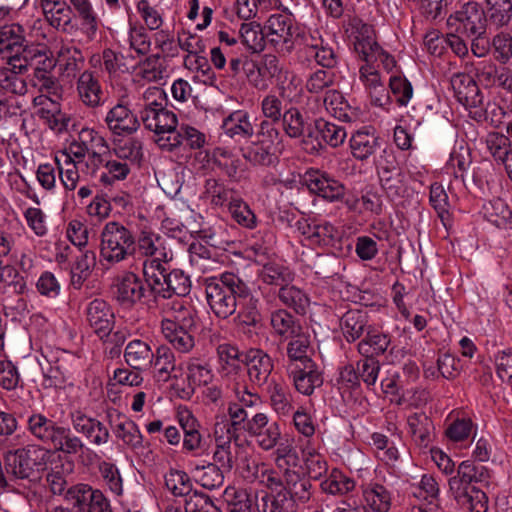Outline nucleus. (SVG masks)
<instances>
[{"mask_svg": "<svg viewBox=\"0 0 512 512\" xmlns=\"http://www.w3.org/2000/svg\"><path fill=\"white\" fill-rule=\"evenodd\" d=\"M278 123L262 120L256 133L257 142L276 150L282 141L281 133L276 127Z\"/></svg>", "mask_w": 512, "mask_h": 512, "instance_id": "nucleus-62", "label": "nucleus"}, {"mask_svg": "<svg viewBox=\"0 0 512 512\" xmlns=\"http://www.w3.org/2000/svg\"><path fill=\"white\" fill-rule=\"evenodd\" d=\"M227 412L229 416V419H227L229 426L228 434H230V438H234L236 445H239L238 441H240L242 433L247 431L249 420L247 411L242 405L233 402L229 404Z\"/></svg>", "mask_w": 512, "mask_h": 512, "instance_id": "nucleus-49", "label": "nucleus"}, {"mask_svg": "<svg viewBox=\"0 0 512 512\" xmlns=\"http://www.w3.org/2000/svg\"><path fill=\"white\" fill-rule=\"evenodd\" d=\"M291 374L295 389L304 395H311L315 388L323 384L322 374L317 370L316 364L304 365Z\"/></svg>", "mask_w": 512, "mask_h": 512, "instance_id": "nucleus-35", "label": "nucleus"}, {"mask_svg": "<svg viewBox=\"0 0 512 512\" xmlns=\"http://www.w3.org/2000/svg\"><path fill=\"white\" fill-rule=\"evenodd\" d=\"M24 29L19 24L4 25L0 28V53H27Z\"/></svg>", "mask_w": 512, "mask_h": 512, "instance_id": "nucleus-31", "label": "nucleus"}, {"mask_svg": "<svg viewBox=\"0 0 512 512\" xmlns=\"http://www.w3.org/2000/svg\"><path fill=\"white\" fill-rule=\"evenodd\" d=\"M242 151L243 158L253 166L269 167L278 162L276 150L258 142H253Z\"/></svg>", "mask_w": 512, "mask_h": 512, "instance_id": "nucleus-44", "label": "nucleus"}, {"mask_svg": "<svg viewBox=\"0 0 512 512\" xmlns=\"http://www.w3.org/2000/svg\"><path fill=\"white\" fill-rule=\"evenodd\" d=\"M107 416L117 438L121 439L125 445L132 449L143 448V436L134 421L117 413L116 418L119 422L113 426V415L108 413Z\"/></svg>", "mask_w": 512, "mask_h": 512, "instance_id": "nucleus-27", "label": "nucleus"}, {"mask_svg": "<svg viewBox=\"0 0 512 512\" xmlns=\"http://www.w3.org/2000/svg\"><path fill=\"white\" fill-rule=\"evenodd\" d=\"M478 81L486 88L498 87L512 92V71L498 67L493 62H484L476 69Z\"/></svg>", "mask_w": 512, "mask_h": 512, "instance_id": "nucleus-19", "label": "nucleus"}, {"mask_svg": "<svg viewBox=\"0 0 512 512\" xmlns=\"http://www.w3.org/2000/svg\"><path fill=\"white\" fill-rule=\"evenodd\" d=\"M304 181L311 193L330 202L342 199L345 194L344 185L324 171L310 169Z\"/></svg>", "mask_w": 512, "mask_h": 512, "instance_id": "nucleus-10", "label": "nucleus"}, {"mask_svg": "<svg viewBox=\"0 0 512 512\" xmlns=\"http://www.w3.org/2000/svg\"><path fill=\"white\" fill-rule=\"evenodd\" d=\"M46 453L38 445H27L5 455L6 473L14 479L40 482L46 470Z\"/></svg>", "mask_w": 512, "mask_h": 512, "instance_id": "nucleus-4", "label": "nucleus"}, {"mask_svg": "<svg viewBox=\"0 0 512 512\" xmlns=\"http://www.w3.org/2000/svg\"><path fill=\"white\" fill-rule=\"evenodd\" d=\"M484 217L498 228L512 226V209L502 198H494L483 205Z\"/></svg>", "mask_w": 512, "mask_h": 512, "instance_id": "nucleus-37", "label": "nucleus"}, {"mask_svg": "<svg viewBox=\"0 0 512 512\" xmlns=\"http://www.w3.org/2000/svg\"><path fill=\"white\" fill-rule=\"evenodd\" d=\"M323 102L326 110L342 122L352 123L360 117V110L351 106L342 93L337 90L326 91Z\"/></svg>", "mask_w": 512, "mask_h": 512, "instance_id": "nucleus-22", "label": "nucleus"}, {"mask_svg": "<svg viewBox=\"0 0 512 512\" xmlns=\"http://www.w3.org/2000/svg\"><path fill=\"white\" fill-rule=\"evenodd\" d=\"M267 391L270 405L277 414L288 416L293 412L292 395L284 382L272 379L268 384Z\"/></svg>", "mask_w": 512, "mask_h": 512, "instance_id": "nucleus-33", "label": "nucleus"}, {"mask_svg": "<svg viewBox=\"0 0 512 512\" xmlns=\"http://www.w3.org/2000/svg\"><path fill=\"white\" fill-rule=\"evenodd\" d=\"M281 118L282 127L290 138H306L308 126L303 114L297 107L285 109Z\"/></svg>", "mask_w": 512, "mask_h": 512, "instance_id": "nucleus-46", "label": "nucleus"}, {"mask_svg": "<svg viewBox=\"0 0 512 512\" xmlns=\"http://www.w3.org/2000/svg\"><path fill=\"white\" fill-rule=\"evenodd\" d=\"M225 500L228 512L252 511V500L246 489L227 488L225 490Z\"/></svg>", "mask_w": 512, "mask_h": 512, "instance_id": "nucleus-57", "label": "nucleus"}, {"mask_svg": "<svg viewBox=\"0 0 512 512\" xmlns=\"http://www.w3.org/2000/svg\"><path fill=\"white\" fill-rule=\"evenodd\" d=\"M50 446L59 452L75 455L85 448L83 441L74 435L69 427L59 424Z\"/></svg>", "mask_w": 512, "mask_h": 512, "instance_id": "nucleus-39", "label": "nucleus"}, {"mask_svg": "<svg viewBox=\"0 0 512 512\" xmlns=\"http://www.w3.org/2000/svg\"><path fill=\"white\" fill-rule=\"evenodd\" d=\"M160 54H153L138 63L139 75L149 81L158 82L163 78L164 68Z\"/></svg>", "mask_w": 512, "mask_h": 512, "instance_id": "nucleus-58", "label": "nucleus"}, {"mask_svg": "<svg viewBox=\"0 0 512 512\" xmlns=\"http://www.w3.org/2000/svg\"><path fill=\"white\" fill-rule=\"evenodd\" d=\"M225 471L221 470L218 465L209 463L201 468V473L198 475V482L200 485L208 490H215L220 488L224 482Z\"/></svg>", "mask_w": 512, "mask_h": 512, "instance_id": "nucleus-63", "label": "nucleus"}, {"mask_svg": "<svg viewBox=\"0 0 512 512\" xmlns=\"http://www.w3.org/2000/svg\"><path fill=\"white\" fill-rule=\"evenodd\" d=\"M72 425L77 433L83 434L93 445L100 446L109 441L108 428L96 418L78 411L72 414Z\"/></svg>", "mask_w": 512, "mask_h": 512, "instance_id": "nucleus-18", "label": "nucleus"}, {"mask_svg": "<svg viewBox=\"0 0 512 512\" xmlns=\"http://www.w3.org/2000/svg\"><path fill=\"white\" fill-rule=\"evenodd\" d=\"M256 506L258 512H288L291 509L286 496L281 491L277 493L265 492L256 503Z\"/></svg>", "mask_w": 512, "mask_h": 512, "instance_id": "nucleus-61", "label": "nucleus"}, {"mask_svg": "<svg viewBox=\"0 0 512 512\" xmlns=\"http://www.w3.org/2000/svg\"><path fill=\"white\" fill-rule=\"evenodd\" d=\"M57 165L58 177L66 190L72 191L76 188L79 181V172L75 160L64 155V160L55 157Z\"/></svg>", "mask_w": 512, "mask_h": 512, "instance_id": "nucleus-55", "label": "nucleus"}, {"mask_svg": "<svg viewBox=\"0 0 512 512\" xmlns=\"http://www.w3.org/2000/svg\"><path fill=\"white\" fill-rule=\"evenodd\" d=\"M143 276L144 279H141L133 272H126L118 278L115 297L122 306L130 308L140 303L148 309L158 307L156 293L153 291L154 283L149 260L143 263Z\"/></svg>", "mask_w": 512, "mask_h": 512, "instance_id": "nucleus-2", "label": "nucleus"}, {"mask_svg": "<svg viewBox=\"0 0 512 512\" xmlns=\"http://www.w3.org/2000/svg\"><path fill=\"white\" fill-rule=\"evenodd\" d=\"M77 90L82 102L90 107H96L101 102L102 90L98 79L90 71H84L77 82Z\"/></svg>", "mask_w": 512, "mask_h": 512, "instance_id": "nucleus-38", "label": "nucleus"}, {"mask_svg": "<svg viewBox=\"0 0 512 512\" xmlns=\"http://www.w3.org/2000/svg\"><path fill=\"white\" fill-rule=\"evenodd\" d=\"M246 300L248 301L240 314V325L244 333H250L251 327L256 328L260 325L262 317L258 309L259 300L252 296V293Z\"/></svg>", "mask_w": 512, "mask_h": 512, "instance_id": "nucleus-59", "label": "nucleus"}, {"mask_svg": "<svg viewBox=\"0 0 512 512\" xmlns=\"http://www.w3.org/2000/svg\"><path fill=\"white\" fill-rule=\"evenodd\" d=\"M382 144V139L376 135L375 131L367 128L356 131L350 138L351 153L359 161H365L375 155Z\"/></svg>", "mask_w": 512, "mask_h": 512, "instance_id": "nucleus-21", "label": "nucleus"}, {"mask_svg": "<svg viewBox=\"0 0 512 512\" xmlns=\"http://www.w3.org/2000/svg\"><path fill=\"white\" fill-rule=\"evenodd\" d=\"M348 27L355 34L354 48L361 59H367V56L380 46L375 39L373 26L365 23L359 17H351L348 20Z\"/></svg>", "mask_w": 512, "mask_h": 512, "instance_id": "nucleus-20", "label": "nucleus"}, {"mask_svg": "<svg viewBox=\"0 0 512 512\" xmlns=\"http://www.w3.org/2000/svg\"><path fill=\"white\" fill-rule=\"evenodd\" d=\"M390 345V338L387 334L377 331L373 326L368 330L357 345L358 352L364 357L382 355Z\"/></svg>", "mask_w": 512, "mask_h": 512, "instance_id": "nucleus-34", "label": "nucleus"}, {"mask_svg": "<svg viewBox=\"0 0 512 512\" xmlns=\"http://www.w3.org/2000/svg\"><path fill=\"white\" fill-rule=\"evenodd\" d=\"M231 217L240 226L247 229H254L257 225V217L249 205L241 198L231 199L228 205Z\"/></svg>", "mask_w": 512, "mask_h": 512, "instance_id": "nucleus-54", "label": "nucleus"}, {"mask_svg": "<svg viewBox=\"0 0 512 512\" xmlns=\"http://www.w3.org/2000/svg\"><path fill=\"white\" fill-rule=\"evenodd\" d=\"M213 379V373L207 362L198 358H192L187 363V380L190 391L186 392L190 397L195 386H206Z\"/></svg>", "mask_w": 512, "mask_h": 512, "instance_id": "nucleus-41", "label": "nucleus"}, {"mask_svg": "<svg viewBox=\"0 0 512 512\" xmlns=\"http://www.w3.org/2000/svg\"><path fill=\"white\" fill-rule=\"evenodd\" d=\"M124 358L129 367L143 371L152 365L154 353L146 342L136 339L127 344Z\"/></svg>", "mask_w": 512, "mask_h": 512, "instance_id": "nucleus-29", "label": "nucleus"}, {"mask_svg": "<svg viewBox=\"0 0 512 512\" xmlns=\"http://www.w3.org/2000/svg\"><path fill=\"white\" fill-rule=\"evenodd\" d=\"M487 18L484 9L477 2H467L447 19L450 31L467 38L486 34Z\"/></svg>", "mask_w": 512, "mask_h": 512, "instance_id": "nucleus-8", "label": "nucleus"}, {"mask_svg": "<svg viewBox=\"0 0 512 512\" xmlns=\"http://www.w3.org/2000/svg\"><path fill=\"white\" fill-rule=\"evenodd\" d=\"M409 431L414 443L420 448H428L434 439V424L423 412L410 415L407 419Z\"/></svg>", "mask_w": 512, "mask_h": 512, "instance_id": "nucleus-26", "label": "nucleus"}, {"mask_svg": "<svg viewBox=\"0 0 512 512\" xmlns=\"http://www.w3.org/2000/svg\"><path fill=\"white\" fill-rule=\"evenodd\" d=\"M270 325L273 334L283 340L296 336L302 331L300 321L286 309L273 311L270 315Z\"/></svg>", "mask_w": 512, "mask_h": 512, "instance_id": "nucleus-30", "label": "nucleus"}, {"mask_svg": "<svg viewBox=\"0 0 512 512\" xmlns=\"http://www.w3.org/2000/svg\"><path fill=\"white\" fill-rule=\"evenodd\" d=\"M105 121L110 131L119 136L133 134L140 127L137 115L130 110L124 98L109 110Z\"/></svg>", "mask_w": 512, "mask_h": 512, "instance_id": "nucleus-12", "label": "nucleus"}, {"mask_svg": "<svg viewBox=\"0 0 512 512\" xmlns=\"http://www.w3.org/2000/svg\"><path fill=\"white\" fill-rule=\"evenodd\" d=\"M143 108L140 119L144 127L158 135L173 133L177 128L176 114L167 108L166 92L159 87H149L143 94Z\"/></svg>", "mask_w": 512, "mask_h": 512, "instance_id": "nucleus-3", "label": "nucleus"}, {"mask_svg": "<svg viewBox=\"0 0 512 512\" xmlns=\"http://www.w3.org/2000/svg\"><path fill=\"white\" fill-rule=\"evenodd\" d=\"M449 487L457 503L469 512H487L488 497L476 487L460 486L458 480H449Z\"/></svg>", "mask_w": 512, "mask_h": 512, "instance_id": "nucleus-17", "label": "nucleus"}, {"mask_svg": "<svg viewBox=\"0 0 512 512\" xmlns=\"http://www.w3.org/2000/svg\"><path fill=\"white\" fill-rule=\"evenodd\" d=\"M242 364L247 368L249 381L258 387L268 385L274 369L272 358L262 349L251 348L243 355Z\"/></svg>", "mask_w": 512, "mask_h": 512, "instance_id": "nucleus-11", "label": "nucleus"}, {"mask_svg": "<svg viewBox=\"0 0 512 512\" xmlns=\"http://www.w3.org/2000/svg\"><path fill=\"white\" fill-rule=\"evenodd\" d=\"M114 313L103 299H94L86 307V321L100 339L112 331Z\"/></svg>", "mask_w": 512, "mask_h": 512, "instance_id": "nucleus-13", "label": "nucleus"}, {"mask_svg": "<svg viewBox=\"0 0 512 512\" xmlns=\"http://www.w3.org/2000/svg\"><path fill=\"white\" fill-rule=\"evenodd\" d=\"M26 426L34 439L50 446L59 423L43 413L34 412L28 417Z\"/></svg>", "mask_w": 512, "mask_h": 512, "instance_id": "nucleus-28", "label": "nucleus"}, {"mask_svg": "<svg viewBox=\"0 0 512 512\" xmlns=\"http://www.w3.org/2000/svg\"><path fill=\"white\" fill-rule=\"evenodd\" d=\"M364 498L375 512H388L391 507L390 492L381 484H373L365 489Z\"/></svg>", "mask_w": 512, "mask_h": 512, "instance_id": "nucleus-53", "label": "nucleus"}, {"mask_svg": "<svg viewBox=\"0 0 512 512\" xmlns=\"http://www.w3.org/2000/svg\"><path fill=\"white\" fill-rule=\"evenodd\" d=\"M354 487V480L337 468L332 469L328 478L321 483L322 490L331 495L346 494Z\"/></svg>", "mask_w": 512, "mask_h": 512, "instance_id": "nucleus-50", "label": "nucleus"}, {"mask_svg": "<svg viewBox=\"0 0 512 512\" xmlns=\"http://www.w3.org/2000/svg\"><path fill=\"white\" fill-rule=\"evenodd\" d=\"M205 294L214 315L227 319L236 312L238 303L250 296L251 289L239 275L224 272L206 280Z\"/></svg>", "mask_w": 512, "mask_h": 512, "instance_id": "nucleus-1", "label": "nucleus"}, {"mask_svg": "<svg viewBox=\"0 0 512 512\" xmlns=\"http://www.w3.org/2000/svg\"><path fill=\"white\" fill-rule=\"evenodd\" d=\"M284 478L285 489H281V492L286 496L291 510L295 505L305 504L310 500L312 496L310 479L288 468L285 469Z\"/></svg>", "mask_w": 512, "mask_h": 512, "instance_id": "nucleus-15", "label": "nucleus"}, {"mask_svg": "<svg viewBox=\"0 0 512 512\" xmlns=\"http://www.w3.org/2000/svg\"><path fill=\"white\" fill-rule=\"evenodd\" d=\"M277 296L284 306L293 309L299 315H304L310 304L308 295L290 283L279 288Z\"/></svg>", "mask_w": 512, "mask_h": 512, "instance_id": "nucleus-40", "label": "nucleus"}, {"mask_svg": "<svg viewBox=\"0 0 512 512\" xmlns=\"http://www.w3.org/2000/svg\"><path fill=\"white\" fill-rule=\"evenodd\" d=\"M165 484L174 496L187 497L192 492L191 479L184 471L171 470L165 476Z\"/></svg>", "mask_w": 512, "mask_h": 512, "instance_id": "nucleus-56", "label": "nucleus"}, {"mask_svg": "<svg viewBox=\"0 0 512 512\" xmlns=\"http://www.w3.org/2000/svg\"><path fill=\"white\" fill-rule=\"evenodd\" d=\"M153 277V288L158 306L160 301L169 300L173 296L184 297L190 293L191 280L182 270L169 268L157 260H149Z\"/></svg>", "mask_w": 512, "mask_h": 512, "instance_id": "nucleus-6", "label": "nucleus"}, {"mask_svg": "<svg viewBox=\"0 0 512 512\" xmlns=\"http://www.w3.org/2000/svg\"><path fill=\"white\" fill-rule=\"evenodd\" d=\"M259 278L268 285L283 287L285 284L293 281L294 275L285 267L277 263H267L263 265L259 272Z\"/></svg>", "mask_w": 512, "mask_h": 512, "instance_id": "nucleus-51", "label": "nucleus"}, {"mask_svg": "<svg viewBox=\"0 0 512 512\" xmlns=\"http://www.w3.org/2000/svg\"><path fill=\"white\" fill-rule=\"evenodd\" d=\"M239 35L242 43L253 52H260L265 48L266 31L265 27L255 21L242 23Z\"/></svg>", "mask_w": 512, "mask_h": 512, "instance_id": "nucleus-47", "label": "nucleus"}, {"mask_svg": "<svg viewBox=\"0 0 512 512\" xmlns=\"http://www.w3.org/2000/svg\"><path fill=\"white\" fill-rule=\"evenodd\" d=\"M450 83L457 101L465 108H478L483 104L484 97L472 76L456 73Z\"/></svg>", "mask_w": 512, "mask_h": 512, "instance_id": "nucleus-14", "label": "nucleus"}, {"mask_svg": "<svg viewBox=\"0 0 512 512\" xmlns=\"http://www.w3.org/2000/svg\"><path fill=\"white\" fill-rule=\"evenodd\" d=\"M265 31L268 42L282 53H290L302 36L301 29L286 14L271 15L265 24Z\"/></svg>", "mask_w": 512, "mask_h": 512, "instance_id": "nucleus-7", "label": "nucleus"}, {"mask_svg": "<svg viewBox=\"0 0 512 512\" xmlns=\"http://www.w3.org/2000/svg\"><path fill=\"white\" fill-rule=\"evenodd\" d=\"M486 18L497 28L507 26L512 18L511 0H486Z\"/></svg>", "mask_w": 512, "mask_h": 512, "instance_id": "nucleus-48", "label": "nucleus"}, {"mask_svg": "<svg viewBox=\"0 0 512 512\" xmlns=\"http://www.w3.org/2000/svg\"><path fill=\"white\" fill-rule=\"evenodd\" d=\"M102 494L100 490L93 489L88 484L78 483L68 487L64 500L73 512H87Z\"/></svg>", "mask_w": 512, "mask_h": 512, "instance_id": "nucleus-25", "label": "nucleus"}, {"mask_svg": "<svg viewBox=\"0 0 512 512\" xmlns=\"http://www.w3.org/2000/svg\"><path fill=\"white\" fill-rule=\"evenodd\" d=\"M488 478L489 471L485 466L466 460L458 466L457 475L449 480H458L460 486L474 487L473 482L487 481Z\"/></svg>", "mask_w": 512, "mask_h": 512, "instance_id": "nucleus-45", "label": "nucleus"}, {"mask_svg": "<svg viewBox=\"0 0 512 512\" xmlns=\"http://www.w3.org/2000/svg\"><path fill=\"white\" fill-rule=\"evenodd\" d=\"M203 194L211 205L217 207H222L226 203L229 204L231 199H235L231 195L232 190L215 178H209L205 181Z\"/></svg>", "mask_w": 512, "mask_h": 512, "instance_id": "nucleus-52", "label": "nucleus"}, {"mask_svg": "<svg viewBox=\"0 0 512 512\" xmlns=\"http://www.w3.org/2000/svg\"><path fill=\"white\" fill-rule=\"evenodd\" d=\"M136 240L133 231L117 221L107 222L100 234V257L116 264L133 256Z\"/></svg>", "mask_w": 512, "mask_h": 512, "instance_id": "nucleus-5", "label": "nucleus"}, {"mask_svg": "<svg viewBox=\"0 0 512 512\" xmlns=\"http://www.w3.org/2000/svg\"><path fill=\"white\" fill-rule=\"evenodd\" d=\"M152 364L156 370L155 377L158 381L167 382L172 377L176 370V360L173 351L167 346H160L154 353V359Z\"/></svg>", "mask_w": 512, "mask_h": 512, "instance_id": "nucleus-43", "label": "nucleus"}, {"mask_svg": "<svg viewBox=\"0 0 512 512\" xmlns=\"http://www.w3.org/2000/svg\"><path fill=\"white\" fill-rule=\"evenodd\" d=\"M157 308H161L164 314L171 315L173 319L170 321L183 323L185 327H195L196 325L195 311L180 297L162 300Z\"/></svg>", "mask_w": 512, "mask_h": 512, "instance_id": "nucleus-32", "label": "nucleus"}, {"mask_svg": "<svg viewBox=\"0 0 512 512\" xmlns=\"http://www.w3.org/2000/svg\"><path fill=\"white\" fill-rule=\"evenodd\" d=\"M335 74L323 69H318L308 77L305 88L309 93L319 94L326 88L334 85Z\"/></svg>", "mask_w": 512, "mask_h": 512, "instance_id": "nucleus-64", "label": "nucleus"}, {"mask_svg": "<svg viewBox=\"0 0 512 512\" xmlns=\"http://www.w3.org/2000/svg\"><path fill=\"white\" fill-rule=\"evenodd\" d=\"M193 328L185 327L183 323L170 321L169 318H165L161 322L164 337L180 352H188L194 347V337L190 333Z\"/></svg>", "mask_w": 512, "mask_h": 512, "instance_id": "nucleus-23", "label": "nucleus"}, {"mask_svg": "<svg viewBox=\"0 0 512 512\" xmlns=\"http://www.w3.org/2000/svg\"><path fill=\"white\" fill-rule=\"evenodd\" d=\"M347 137L346 129L334 122H330L323 118L314 120L313 124H309L306 138L303 139L305 144H311L310 153H319L323 148V144L332 148L341 146Z\"/></svg>", "mask_w": 512, "mask_h": 512, "instance_id": "nucleus-9", "label": "nucleus"}, {"mask_svg": "<svg viewBox=\"0 0 512 512\" xmlns=\"http://www.w3.org/2000/svg\"><path fill=\"white\" fill-rule=\"evenodd\" d=\"M492 49L494 59L500 64H507L512 59V35L500 32L493 37Z\"/></svg>", "mask_w": 512, "mask_h": 512, "instance_id": "nucleus-60", "label": "nucleus"}, {"mask_svg": "<svg viewBox=\"0 0 512 512\" xmlns=\"http://www.w3.org/2000/svg\"><path fill=\"white\" fill-rule=\"evenodd\" d=\"M371 326L369 313L365 309H350L340 317V328L348 343L359 340Z\"/></svg>", "mask_w": 512, "mask_h": 512, "instance_id": "nucleus-16", "label": "nucleus"}, {"mask_svg": "<svg viewBox=\"0 0 512 512\" xmlns=\"http://www.w3.org/2000/svg\"><path fill=\"white\" fill-rule=\"evenodd\" d=\"M290 341L287 344V356L291 361L300 362L302 366L315 364L310 354L313 352L309 336L304 334L302 331L296 336L289 338Z\"/></svg>", "mask_w": 512, "mask_h": 512, "instance_id": "nucleus-42", "label": "nucleus"}, {"mask_svg": "<svg viewBox=\"0 0 512 512\" xmlns=\"http://www.w3.org/2000/svg\"><path fill=\"white\" fill-rule=\"evenodd\" d=\"M73 461L67 460L55 462L46 474V482L53 495H63L67 491V476L73 472Z\"/></svg>", "mask_w": 512, "mask_h": 512, "instance_id": "nucleus-36", "label": "nucleus"}, {"mask_svg": "<svg viewBox=\"0 0 512 512\" xmlns=\"http://www.w3.org/2000/svg\"><path fill=\"white\" fill-rule=\"evenodd\" d=\"M222 129L228 137L235 141L247 140L254 135V125L247 112L237 110L230 113L222 123Z\"/></svg>", "mask_w": 512, "mask_h": 512, "instance_id": "nucleus-24", "label": "nucleus"}]
</instances>
